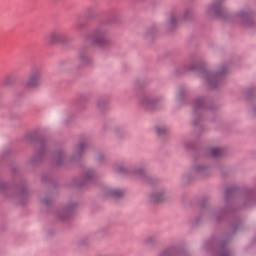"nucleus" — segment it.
I'll use <instances>...</instances> for the list:
<instances>
[{
	"label": "nucleus",
	"instance_id": "1",
	"mask_svg": "<svg viewBox=\"0 0 256 256\" xmlns=\"http://www.w3.org/2000/svg\"><path fill=\"white\" fill-rule=\"evenodd\" d=\"M43 73L39 69H34L28 75L26 82L24 83L25 89H37L41 86V79Z\"/></svg>",
	"mask_w": 256,
	"mask_h": 256
},
{
	"label": "nucleus",
	"instance_id": "2",
	"mask_svg": "<svg viewBox=\"0 0 256 256\" xmlns=\"http://www.w3.org/2000/svg\"><path fill=\"white\" fill-rule=\"evenodd\" d=\"M92 45L103 47L107 44V34L105 31H97L91 38Z\"/></svg>",
	"mask_w": 256,
	"mask_h": 256
},
{
	"label": "nucleus",
	"instance_id": "3",
	"mask_svg": "<svg viewBox=\"0 0 256 256\" xmlns=\"http://www.w3.org/2000/svg\"><path fill=\"white\" fill-rule=\"evenodd\" d=\"M46 40L50 45H56V43H61V41H63V34L59 30H54L48 34Z\"/></svg>",
	"mask_w": 256,
	"mask_h": 256
},
{
	"label": "nucleus",
	"instance_id": "4",
	"mask_svg": "<svg viewBox=\"0 0 256 256\" xmlns=\"http://www.w3.org/2000/svg\"><path fill=\"white\" fill-rule=\"evenodd\" d=\"M140 103L146 109H153V105H155V100H153L149 96H143L142 98H140Z\"/></svg>",
	"mask_w": 256,
	"mask_h": 256
},
{
	"label": "nucleus",
	"instance_id": "5",
	"mask_svg": "<svg viewBox=\"0 0 256 256\" xmlns=\"http://www.w3.org/2000/svg\"><path fill=\"white\" fill-rule=\"evenodd\" d=\"M206 81L209 83V85H211V87H215V83L219 81V76L210 74L206 77Z\"/></svg>",
	"mask_w": 256,
	"mask_h": 256
},
{
	"label": "nucleus",
	"instance_id": "6",
	"mask_svg": "<svg viewBox=\"0 0 256 256\" xmlns=\"http://www.w3.org/2000/svg\"><path fill=\"white\" fill-rule=\"evenodd\" d=\"M107 197H121L122 192L121 190H116V189H108L106 191Z\"/></svg>",
	"mask_w": 256,
	"mask_h": 256
},
{
	"label": "nucleus",
	"instance_id": "7",
	"mask_svg": "<svg viewBox=\"0 0 256 256\" xmlns=\"http://www.w3.org/2000/svg\"><path fill=\"white\" fill-rule=\"evenodd\" d=\"M152 201H154V203H157L159 201H163V192H156L153 193L151 196Z\"/></svg>",
	"mask_w": 256,
	"mask_h": 256
},
{
	"label": "nucleus",
	"instance_id": "8",
	"mask_svg": "<svg viewBox=\"0 0 256 256\" xmlns=\"http://www.w3.org/2000/svg\"><path fill=\"white\" fill-rule=\"evenodd\" d=\"M224 151L221 148H212L211 155L212 157H222Z\"/></svg>",
	"mask_w": 256,
	"mask_h": 256
},
{
	"label": "nucleus",
	"instance_id": "9",
	"mask_svg": "<svg viewBox=\"0 0 256 256\" xmlns=\"http://www.w3.org/2000/svg\"><path fill=\"white\" fill-rule=\"evenodd\" d=\"M208 13H219V6L212 4L208 7Z\"/></svg>",
	"mask_w": 256,
	"mask_h": 256
},
{
	"label": "nucleus",
	"instance_id": "10",
	"mask_svg": "<svg viewBox=\"0 0 256 256\" xmlns=\"http://www.w3.org/2000/svg\"><path fill=\"white\" fill-rule=\"evenodd\" d=\"M238 17H240V19H242V21H245L246 23H249V18L247 17V14H245L244 12H241Z\"/></svg>",
	"mask_w": 256,
	"mask_h": 256
},
{
	"label": "nucleus",
	"instance_id": "11",
	"mask_svg": "<svg viewBox=\"0 0 256 256\" xmlns=\"http://www.w3.org/2000/svg\"><path fill=\"white\" fill-rule=\"evenodd\" d=\"M176 22H177V17L176 16H171L169 21H168V25L173 26V25H175Z\"/></svg>",
	"mask_w": 256,
	"mask_h": 256
},
{
	"label": "nucleus",
	"instance_id": "12",
	"mask_svg": "<svg viewBox=\"0 0 256 256\" xmlns=\"http://www.w3.org/2000/svg\"><path fill=\"white\" fill-rule=\"evenodd\" d=\"M79 59H80V61H87L88 56L85 53H80L79 54Z\"/></svg>",
	"mask_w": 256,
	"mask_h": 256
},
{
	"label": "nucleus",
	"instance_id": "13",
	"mask_svg": "<svg viewBox=\"0 0 256 256\" xmlns=\"http://www.w3.org/2000/svg\"><path fill=\"white\" fill-rule=\"evenodd\" d=\"M156 132L158 133V135H163V133H165V128L157 127Z\"/></svg>",
	"mask_w": 256,
	"mask_h": 256
},
{
	"label": "nucleus",
	"instance_id": "14",
	"mask_svg": "<svg viewBox=\"0 0 256 256\" xmlns=\"http://www.w3.org/2000/svg\"><path fill=\"white\" fill-rule=\"evenodd\" d=\"M189 15H191V12H190V11H186V12L184 13V15H183V18H184L185 20H187V19H189Z\"/></svg>",
	"mask_w": 256,
	"mask_h": 256
},
{
	"label": "nucleus",
	"instance_id": "15",
	"mask_svg": "<svg viewBox=\"0 0 256 256\" xmlns=\"http://www.w3.org/2000/svg\"><path fill=\"white\" fill-rule=\"evenodd\" d=\"M78 149H79V151H83V144H80V145L78 146Z\"/></svg>",
	"mask_w": 256,
	"mask_h": 256
},
{
	"label": "nucleus",
	"instance_id": "16",
	"mask_svg": "<svg viewBox=\"0 0 256 256\" xmlns=\"http://www.w3.org/2000/svg\"><path fill=\"white\" fill-rule=\"evenodd\" d=\"M91 176H87V179H89Z\"/></svg>",
	"mask_w": 256,
	"mask_h": 256
}]
</instances>
